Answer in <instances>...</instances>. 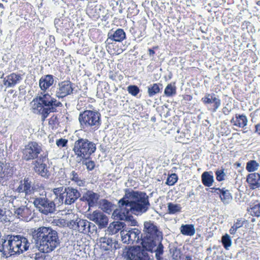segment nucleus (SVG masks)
Here are the masks:
<instances>
[{
    "instance_id": "nucleus-21",
    "label": "nucleus",
    "mask_w": 260,
    "mask_h": 260,
    "mask_svg": "<svg viewBox=\"0 0 260 260\" xmlns=\"http://www.w3.org/2000/svg\"><path fill=\"white\" fill-rule=\"evenodd\" d=\"M32 190L31 182L29 181L28 178H24L23 181H21L17 188L19 192H25V194H30Z\"/></svg>"
},
{
    "instance_id": "nucleus-2",
    "label": "nucleus",
    "mask_w": 260,
    "mask_h": 260,
    "mask_svg": "<svg viewBox=\"0 0 260 260\" xmlns=\"http://www.w3.org/2000/svg\"><path fill=\"white\" fill-rule=\"evenodd\" d=\"M54 83L52 75H47L41 77L39 80V86L41 91L30 103V109L35 114L42 115V119L44 120L51 112L56 110V108L61 103L53 98L47 90Z\"/></svg>"
},
{
    "instance_id": "nucleus-41",
    "label": "nucleus",
    "mask_w": 260,
    "mask_h": 260,
    "mask_svg": "<svg viewBox=\"0 0 260 260\" xmlns=\"http://www.w3.org/2000/svg\"><path fill=\"white\" fill-rule=\"evenodd\" d=\"M68 142V140L63 138L57 139L55 141L56 145L59 149L67 147Z\"/></svg>"
},
{
    "instance_id": "nucleus-4",
    "label": "nucleus",
    "mask_w": 260,
    "mask_h": 260,
    "mask_svg": "<svg viewBox=\"0 0 260 260\" xmlns=\"http://www.w3.org/2000/svg\"><path fill=\"white\" fill-rule=\"evenodd\" d=\"M145 236L142 240V245L148 250H154L156 260L161 259L163 253V245L161 243L162 233L156 225L151 221L144 223Z\"/></svg>"
},
{
    "instance_id": "nucleus-47",
    "label": "nucleus",
    "mask_w": 260,
    "mask_h": 260,
    "mask_svg": "<svg viewBox=\"0 0 260 260\" xmlns=\"http://www.w3.org/2000/svg\"><path fill=\"white\" fill-rule=\"evenodd\" d=\"M18 201L16 198L13 199V200L12 201V204L13 205L14 207H16L18 205Z\"/></svg>"
},
{
    "instance_id": "nucleus-53",
    "label": "nucleus",
    "mask_w": 260,
    "mask_h": 260,
    "mask_svg": "<svg viewBox=\"0 0 260 260\" xmlns=\"http://www.w3.org/2000/svg\"><path fill=\"white\" fill-rule=\"evenodd\" d=\"M53 142V140H51V139H50L49 143H51V142Z\"/></svg>"
},
{
    "instance_id": "nucleus-3",
    "label": "nucleus",
    "mask_w": 260,
    "mask_h": 260,
    "mask_svg": "<svg viewBox=\"0 0 260 260\" xmlns=\"http://www.w3.org/2000/svg\"><path fill=\"white\" fill-rule=\"evenodd\" d=\"M33 237L36 248L43 253L52 251L60 244L57 232L50 227L42 226L35 230Z\"/></svg>"
},
{
    "instance_id": "nucleus-14",
    "label": "nucleus",
    "mask_w": 260,
    "mask_h": 260,
    "mask_svg": "<svg viewBox=\"0 0 260 260\" xmlns=\"http://www.w3.org/2000/svg\"><path fill=\"white\" fill-rule=\"evenodd\" d=\"M14 210V215L21 220L28 221L32 218V211L27 205L21 206Z\"/></svg>"
},
{
    "instance_id": "nucleus-52",
    "label": "nucleus",
    "mask_w": 260,
    "mask_h": 260,
    "mask_svg": "<svg viewBox=\"0 0 260 260\" xmlns=\"http://www.w3.org/2000/svg\"><path fill=\"white\" fill-rule=\"evenodd\" d=\"M257 5L260 6V1H258L256 3Z\"/></svg>"
},
{
    "instance_id": "nucleus-34",
    "label": "nucleus",
    "mask_w": 260,
    "mask_h": 260,
    "mask_svg": "<svg viewBox=\"0 0 260 260\" xmlns=\"http://www.w3.org/2000/svg\"><path fill=\"white\" fill-rule=\"evenodd\" d=\"M168 209L169 214H174L181 211V207L179 204L169 203L168 204Z\"/></svg>"
},
{
    "instance_id": "nucleus-28",
    "label": "nucleus",
    "mask_w": 260,
    "mask_h": 260,
    "mask_svg": "<svg viewBox=\"0 0 260 260\" xmlns=\"http://www.w3.org/2000/svg\"><path fill=\"white\" fill-rule=\"evenodd\" d=\"M99 243L102 249L104 250H108L111 247L112 240L111 238L107 237H101L99 239Z\"/></svg>"
},
{
    "instance_id": "nucleus-18",
    "label": "nucleus",
    "mask_w": 260,
    "mask_h": 260,
    "mask_svg": "<svg viewBox=\"0 0 260 260\" xmlns=\"http://www.w3.org/2000/svg\"><path fill=\"white\" fill-rule=\"evenodd\" d=\"M246 180L251 189H255L260 187V175L258 173L249 174Z\"/></svg>"
},
{
    "instance_id": "nucleus-36",
    "label": "nucleus",
    "mask_w": 260,
    "mask_h": 260,
    "mask_svg": "<svg viewBox=\"0 0 260 260\" xmlns=\"http://www.w3.org/2000/svg\"><path fill=\"white\" fill-rule=\"evenodd\" d=\"M120 235L121 241L124 243L129 244V239L131 236V229L130 230H122L120 231Z\"/></svg>"
},
{
    "instance_id": "nucleus-1",
    "label": "nucleus",
    "mask_w": 260,
    "mask_h": 260,
    "mask_svg": "<svg viewBox=\"0 0 260 260\" xmlns=\"http://www.w3.org/2000/svg\"><path fill=\"white\" fill-rule=\"evenodd\" d=\"M118 204L119 208L114 210L112 217L115 219L128 221L133 226L137 224V221L131 216V213L142 215L150 206L145 193L134 191H126Z\"/></svg>"
},
{
    "instance_id": "nucleus-54",
    "label": "nucleus",
    "mask_w": 260,
    "mask_h": 260,
    "mask_svg": "<svg viewBox=\"0 0 260 260\" xmlns=\"http://www.w3.org/2000/svg\"><path fill=\"white\" fill-rule=\"evenodd\" d=\"M225 193V192H223L222 196H224V194Z\"/></svg>"
},
{
    "instance_id": "nucleus-38",
    "label": "nucleus",
    "mask_w": 260,
    "mask_h": 260,
    "mask_svg": "<svg viewBox=\"0 0 260 260\" xmlns=\"http://www.w3.org/2000/svg\"><path fill=\"white\" fill-rule=\"evenodd\" d=\"M10 212L6 209H0V221L2 222H7L10 220V216H9Z\"/></svg>"
},
{
    "instance_id": "nucleus-33",
    "label": "nucleus",
    "mask_w": 260,
    "mask_h": 260,
    "mask_svg": "<svg viewBox=\"0 0 260 260\" xmlns=\"http://www.w3.org/2000/svg\"><path fill=\"white\" fill-rule=\"evenodd\" d=\"M248 211L252 216H260V203L256 201L251 205Z\"/></svg>"
},
{
    "instance_id": "nucleus-26",
    "label": "nucleus",
    "mask_w": 260,
    "mask_h": 260,
    "mask_svg": "<svg viewBox=\"0 0 260 260\" xmlns=\"http://www.w3.org/2000/svg\"><path fill=\"white\" fill-rule=\"evenodd\" d=\"M70 179L80 187L85 186L86 181L85 180L81 179L78 173L74 171H72L70 174Z\"/></svg>"
},
{
    "instance_id": "nucleus-48",
    "label": "nucleus",
    "mask_w": 260,
    "mask_h": 260,
    "mask_svg": "<svg viewBox=\"0 0 260 260\" xmlns=\"http://www.w3.org/2000/svg\"><path fill=\"white\" fill-rule=\"evenodd\" d=\"M255 132L260 135V124L255 125Z\"/></svg>"
},
{
    "instance_id": "nucleus-12",
    "label": "nucleus",
    "mask_w": 260,
    "mask_h": 260,
    "mask_svg": "<svg viewBox=\"0 0 260 260\" xmlns=\"http://www.w3.org/2000/svg\"><path fill=\"white\" fill-rule=\"evenodd\" d=\"M87 217L101 228L105 227L108 223V217L99 210H95L92 213H88Z\"/></svg>"
},
{
    "instance_id": "nucleus-39",
    "label": "nucleus",
    "mask_w": 260,
    "mask_h": 260,
    "mask_svg": "<svg viewBox=\"0 0 260 260\" xmlns=\"http://www.w3.org/2000/svg\"><path fill=\"white\" fill-rule=\"evenodd\" d=\"M259 164L254 160H251L247 162L246 170L248 172H253L258 169Z\"/></svg>"
},
{
    "instance_id": "nucleus-15",
    "label": "nucleus",
    "mask_w": 260,
    "mask_h": 260,
    "mask_svg": "<svg viewBox=\"0 0 260 260\" xmlns=\"http://www.w3.org/2000/svg\"><path fill=\"white\" fill-rule=\"evenodd\" d=\"M65 216V219L60 220V223L63 225H67L70 229L76 230L77 222H78L79 219L78 215L73 212L72 210H68V211L66 212Z\"/></svg>"
},
{
    "instance_id": "nucleus-23",
    "label": "nucleus",
    "mask_w": 260,
    "mask_h": 260,
    "mask_svg": "<svg viewBox=\"0 0 260 260\" xmlns=\"http://www.w3.org/2000/svg\"><path fill=\"white\" fill-rule=\"evenodd\" d=\"M231 123L233 125L240 127H243L247 123V119L245 115H241L236 116L231 120Z\"/></svg>"
},
{
    "instance_id": "nucleus-8",
    "label": "nucleus",
    "mask_w": 260,
    "mask_h": 260,
    "mask_svg": "<svg viewBox=\"0 0 260 260\" xmlns=\"http://www.w3.org/2000/svg\"><path fill=\"white\" fill-rule=\"evenodd\" d=\"M96 150L95 144L86 139L80 138L75 142L73 150L81 158L87 159Z\"/></svg>"
},
{
    "instance_id": "nucleus-46",
    "label": "nucleus",
    "mask_w": 260,
    "mask_h": 260,
    "mask_svg": "<svg viewBox=\"0 0 260 260\" xmlns=\"http://www.w3.org/2000/svg\"><path fill=\"white\" fill-rule=\"evenodd\" d=\"M222 242L226 249H228V234H225L222 238Z\"/></svg>"
},
{
    "instance_id": "nucleus-5",
    "label": "nucleus",
    "mask_w": 260,
    "mask_h": 260,
    "mask_svg": "<svg viewBox=\"0 0 260 260\" xmlns=\"http://www.w3.org/2000/svg\"><path fill=\"white\" fill-rule=\"evenodd\" d=\"M29 246L28 240L20 235H8L6 240L0 238V252L5 255L22 253L27 251Z\"/></svg>"
},
{
    "instance_id": "nucleus-27",
    "label": "nucleus",
    "mask_w": 260,
    "mask_h": 260,
    "mask_svg": "<svg viewBox=\"0 0 260 260\" xmlns=\"http://www.w3.org/2000/svg\"><path fill=\"white\" fill-rule=\"evenodd\" d=\"M202 181L205 186L210 187L214 181L213 176L210 172H205L202 175Z\"/></svg>"
},
{
    "instance_id": "nucleus-25",
    "label": "nucleus",
    "mask_w": 260,
    "mask_h": 260,
    "mask_svg": "<svg viewBox=\"0 0 260 260\" xmlns=\"http://www.w3.org/2000/svg\"><path fill=\"white\" fill-rule=\"evenodd\" d=\"M124 224L122 222L114 221L110 224L107 231L110 234H115L123 228Z\"/></svg>"
},
{
    "instance_id": "nucleus-40",
    "label": "nucleus",
    "mask_w": 260,
    "mask_h": 260,
    "mask_svg": "<svg viewBox=\"0 0 260 260\" xmlns=\"http://www.w3.org/2000/svg\"><path fill=\"white\" fill-rule=\"evenodd\" d=\"M127 91L133 96H136L140 92V89L136 85H129L127 87Z\"/></svg>"
},
{
    "instance_id": "nucleus-42",
    "label": "nucleus",
    "mask_w": 260,
    "mask_h": 260,
    "mask_svg": "<svg viewBox=\"0 0 260 260\" xmlns=\"http://www.w3.org/2000/svg\"><path fill=\"white\" fill-rule=\"evenodd\" d=\"M178 177L176 174H172L167 180L166 184L169 185H173L177 181Z\"/></svg>"
},
{
    "instance_id": "nucleus-17",
    "label": "nucleus",
    "mask_w": 260,
    "mask_h": 260,
    "mask_svg": "<svg viewBox=\"0 0 260 260\" xmlns=\"http://www.w3.org/2000/svg\"><path fill=\"white\" fill-rule=\"evenodd\" d=\"M22 80V76L20 74L12 73L7 76L4 79V84L8 87H13L19 84Z\"/></svg>"
},
{
    "instance_id": "nucleus-13",
    "label": "nucleus",
    "mask_w": 260,
    "mask_h": 260,
    "mask_svg": "<svg viewBox=\"0 0 260 260\" xmlns=\"http://www.w3.org/2000/svg\"><path fill=\"white\" fill-rule=\"evenodd\" d=\"M72 83L69 81H64L58 83L56 90V96L58 98H63L73 92Z\"/></svg>"
},
{
    "instance_id": "nucleus-16",
    "label": "nucleus",
    "mask_w": 260,
    "mask_h": 260,
    "mask_svg": "<svg viewBox=\"0 0 260 260\" xmlns=\"http://www.w3.org/2000/svg\"><path fill=\"white\" fill-rule=\"evenodd\" d=\"M202 101L213 111H215L220 106V100L214 94H208L202 98Z\"/></svg>"
},
{
    "instance_id": "nucleus-11",
    "label": "nucleus",
    "mask_w": 260,
    "mask_h": 260,
    "mask_svg": "<svg viewBox=\"0 0 260 260\" xmlns=\"http://www.w3.org/2000/svg\"><path fill=\"white\" fill-rule=\"evenodd\" d=\"M32 203L39 211L45 215L53 213L55 211L54 202L49 201L45 197L35 198L33 199Z\"/></svg>"
},
{
    "instance_id": "nucleus-45",
    "label": "nucleus",
    "mask_w": 260,
    "mask_h": 260,
    "mask_svg": "<svg viewBox=\"0 0 260 260\" xmlns=\"http://www.w3.org/2000/svg\"><path fill=\"white\" fill-rule=\"evenodd\" d=\"M103 209L106 212L110 213V212H111L112 204L106 201L103 205Z\"/></svg>"
},
{
    "instance_id": "nucleus-51",
    "label": "nucleus",
    "mask_w": 260,
    "mask_h": 260,
    "mask_svg": "<svg viewBox=\"0 0 260 260\" xmlns=\"http://www.w3.org/2000/svg\"><path fill=\"white\" fill-rule=\"evenodd\" d=\"M231 245V240L230 239V237H229V244H228V245H229V247H230Z\"/></svg>"
},
{
    "instance_id": "nucleus-19",
    "label": "nucleus",
    "mask_w": 260,
    "mask_h": 260,
    "mask_svg": "<svg viewBox=\"0 0 260 260\" xmlns=\"http://www.w3.org/2000/svg\"><path fill=\"white\" fill-rule=\"evenodd\" d=\"M99 197L98 193L88 190L83 195V199L87 202L89 206H92L97 202Z\"/></svg>"
},
{
    "instance_id": "nucleus-6",
    "label": "nucleus",
    "mask_w": 260,
    "mask_h": 260,
    "mask_svg": "<svg viewBox=\"0 0 260 260\" xmlns=\"http://www.w3.org/2000/svg\"><path fill=\"white\" fill-rule=\"evenodd\" d=\"M53 192L55 196L54 201L58 206L63 204L71 205L81 196L79 191L71 186L56 187L53 189Z\"/></svg>"
},
{
    "instance_id": "nucleus-44",
    "label": "nucleus",
    "mask_w": 260,
    "mask_h": 260,
    "mask_svg": "<svg viewBox=\"0 0 260 260\" xmlns=\"http://www.w3.org/2000/svg\"><path fill=\"white\" fill-rule=\"evenodd\" d=\"M83 164L86 166V168L88 170H92L95 166V164L93 161L91 160H87V159H85L83 161Z\"/></svg>"
},
{
    "instance_id": "nucleus-37",
    "label": "nucleus",
    "mask_w": 260,
    "mask_h": 260,
    "mask_svg": "<svg viewBox=\"0 0 260 260\" xmlns=\"http://www.w3.org/2000/svg\"><path fill=\"white\" fill-rule=\"evenodd\" d=\"M244 221L242 219H236L233 225L230 230L231 234H235L236 231L240 228L242 227L244 224Z\"/></svg>"
},
{
    "instance_id": "nucleus-55",
    "label": "nucleus",
    "mask_w": 260,
    "mask_h": 260,
    "mask_svg": "<svg viewBox=\"0 0 260 260\" xmlns=\"http://www.w3.org/2000/svg\"><path fill=\"white\" fill-rule=\"evenodd\" d=\"M220 198L222 200V197L221 196H220Z\"/></svg>"
},
{
    "instance_id": "nucleus-31",
    "label": "nucleus",
    "mask_w": 260,
    "mask_h": 260,
    "mask_svg": "<svg viewBox=\"0 0 260 260\" xmlns=\"http://www.w3.org/2000/svg\"><path fill=\"white\" fill-rule=\"evenodd\" d=\"M161 85H159L157 83H153L150 85L148 87V93L150 97H152L160 92V88L159 87Z\"/></svg>"
},
{
    "instance_id": "nucleus-43",
    "label": "nucleus",
    "mask_w": 260,
    "mask_h": 260,
    "mask_svg": "<svg viewBox=\"0 0 260 260\" xmlns=\"http://www.w3.org/2000/svg\"><path fill=\"white\" fill-rule=\"evenodd\" d=\"M215 173L218 181H221L224 179L225 173L224 172V169L222 168L219 169L216 171Z\"/></svg>"
},
{
    "instance_id": "nucleus-20",
    "label": "nucleus",
    "mask_w": 260,
    "mask_h": 260,
    "mask_svg": "<svg viewBox=\"0 0 260 260\" xmlns=\"http://www.w3.org/2000/svg\"><path fill=\"white\" fill-rule=\"evenodd\" d=\"M108 40L116 42H121L125 39V33L122 29L118 28L114 33L109 32Z\"/></svg>"
},
{
    "instance_id": "nucleus-30",
    "label": "nucleus",
    "mask_w": 260,
    "mask_h": 260,
    "mask_svg": "<svg viewBox=\"0 0 260 260\" xmlns=\"http://www.w3.org/2000/svg\"><path fill=\"white\" fill-rule=\"evenodd\" d=\"M34 169L36 172L42 176L46 177L47 176V169L45 164H40L36 161Z\"/></svg>"
},
{
    "instance_id": "nucleus-29",
    "label": "nucleus",
    "mask_w": 260,
    "mask_h": 260,
    "mask_svg": "<svg viewBox=\"0 0 260 260\" xmlns=\"http://www.w3.org/2000/svg\"><path fill=\"white\" fill-rule=\"evenodd\" d=\"M141 238V231L136 228L131 229V236L129 243L134 242L138 243Z\"/></svg>"
},
{
    "instance_id": "nucleus-9",
    "label": "nucleus",
    "mask_w": 260,
    "mask_h": 260,
    "mask_svg": "<svg viewBox=\"0 0 260 260\" xmlns=\"http://www.w3.org/2000/svg\"><path fill=\"white\" fill-rule=\"evenodd\" d=\"M42 151L41 144L35 141L29 142L22 149V157L26 161L33 160L38 157Z\"/></svg>"
},
{
    "instance_id": "nucleus-24",
    "label": "nucleus",
    "mask_w": 260,
    "mask_h": 260,
    "mask_svg": "<svg viewBox=\"0 0 260 260\" xmlns=\"http://www.w3.org/2000/svg\"><path fill=\"white\" fill-rule=\"evenodd\" d=\"M180 231L182 235L188 236H192L196 233L193 224H182L180 228Z\"/></svg>"
},
{
    "instance_id": "nucleus-50",
    "label": "nucleus",
    "mask_w": 260,
    "mask_h": 260,
    "mask_svg": "<svg viewBox=\"0 0 260 260\" xmlns=\"http://www.w3.org/2000/svg\"><path fill=\"white\" fill-rule=\"evenodd\" d=\"M185 260H191V257L190 255H186L185 258Z\"/></svg>"
},
{
    "instance_id": "nucleus-35",
    "label": "nucleus",
    "mask_w": 260,
    "mask_h": 260,
    "mask_svg": "<svg viewBox=\"0 0 260 260\" xmlns=\"http://www.w3.org/2000/svg\"><path fill=\"white\" fill-rule=\"evenodd\" d=\"M164 93L167 96H172L176 93V88L174 84H169L165 89Z\"/></svg>"
},
{
    "instance_id": "nucleus-22",
    "label": "nucleus",
    "mask_w": 260,
    "mask_h": 260,
    "mask_svg": "<svg viewBox=\"0 0 260 260\" xmlns=\"http://www.w3.org/2000/svg\"><path fill=\"white\" fill-rule=\"evenodd\" d=\"M93 223L85 219H79L77 222V229L81 233H87L89 232L90 225Z\"/></svg>"
},
{
    "instance_id": "nucleus-32",
    "label": "nucleus",
    "mask_w": 260,
    "mask_h": 260,
    "mask_svg": "<svg viewBox=\"0 0 260 260\" xmlns=\"http://www.w3.org/2000/svg\"><path fill=\"white\" fill-rule=\"evenodd\" d=\"M12 171L11 169L5 166L4 167L0 168V178L8 179L12 175Z\"/></svg>"
},
{
    "instance_id": "nucleus-7",
    "label": "nucleus",
    "mask_w": 260,
    "mask_h": 260,
    "mask_svg": "<svg viewBox=\"0 0 260 260\" xmlns=\"http://www.w3.org/2000/svg\"><path fill=\"white\" fill-rule=\"evenodd\" d=\"M101 114L96 111L86 110L81 113L79 116V120L82 129H98L101 124Z\"/></svg>"
},
{
    "instance_id": "nucleus-10",
    "label": "nucleus",
    "mask_w": 260,
    "mask_h": 260,
    "mask_svg": "<svg viewBox=\"0 0 260 260\" xmlns=\"http://www.w3.org/2000/svg\"><path fill=\"white\" fill-rule=\"evenodd\" d=\"M154 250H148L143 245L131 247L127 252L128 260H150L151 256L148 252L151 253Z\"/></svg>"
},
{
    "instance_id": "nucleus-49",
    "label": "nucleus",
    "mask_w": 260,
    "mask_h": 260,
    "mask_svg": "<svg viewBox=\"0 0 260 260\" xmlns=\"http://www.w3.org/2000/svg\"><path fill=\"white\" fill-rule=\"evenodd\" d=\"M148 51H149V55L150 56H153L154 55V54H155L154 51L151 49H149L148 50Z\"/></svg>"
}]
</instances>
